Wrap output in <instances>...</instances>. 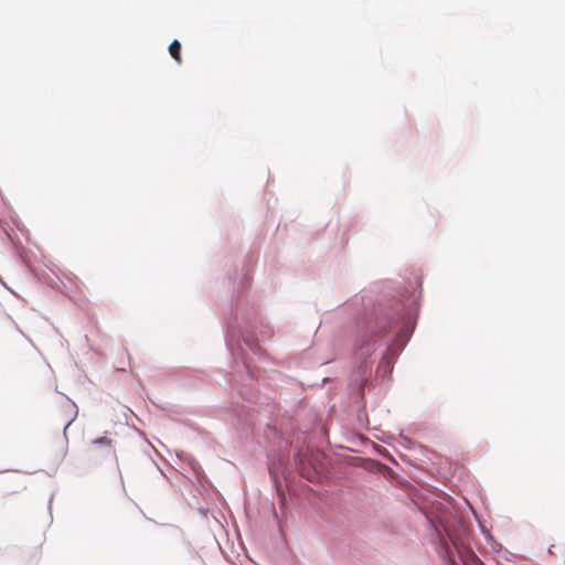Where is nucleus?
<instances>
[{
	"label": "nucleus",
	"instance_id": "3",
	"mask_svg": "<svg viewBox=\"0 0 565 565\" xmlns=\"http://www.w3.org/2000/svg\"><path fill=\"white\" fill-rule=\"evenodd\" d=\"M0 490H2L3 494H12L17 492L14 487L13 479L10 477L0 478Z\"/></svg>",
	"mask_w": 565,
	"mask_h": 565
},
{
	"label": "nucleus",
	"instance_id": "5",
	"mask_svg": "<svg viewBox=\"0 0 565 565\" xmlns=\"http://www.w3.org/2000/svg\"><path fill=\"white\" fill-rule=\"evenodd\" d=\"M94 444H103V445L111 446V440L108 437L104 436V437L95 439Z\"/></svg>",
	"mask_w": 565,
	"mask_h": 565
},
{
	"label": "nucleus",
	"instance_id": "4",
	"mask_svg": "<svg viewBox=\"0 0 565 565\" xmlns=\"http://www.w3.org/2000/svg\"><path fill=\"white\" fill-rule=\"evenodd\" d=\"M169 52L171 54V56L173 57V60L178 63V64H181L182 63V57H181V44L178 40H174L170 46H169Z\"/></svg>",
	"mask_w": 565,
	"mask_h": 565
},
{
	"label": "nucleus",
	"instance_id": "1",
	"mask_svg": "<svg viewBox=\"0 0 565 565\" xmlns=\"http://www.w3.org/2000/svg\"><path fill=\"white\" fill-rule=\"evenodd\" d=\"M435 527L440 541L439 554L448 558L451 565H458L457 556L465 565L473 561L471 551L466 546L463 526L459 522L440 520Z\"/></svg>",
	"mask_w": 565,
	"mask_h": 565
},
{
	"label": "nucleus",
	"instance_id": "2",
	"mask_svg": "<svg viewBox=\"0 0 565 565\" xmlns=\"http://www.w3.org/2000/svg\"><path fill=\"white\" fill-rule=\"evenodd\" d=\"M548 553L554 557L565 562V541L557 540L548 547Z\"/></svg>",
	"mask_w": 565,
	"mask_h": 565
}]
</instances>
